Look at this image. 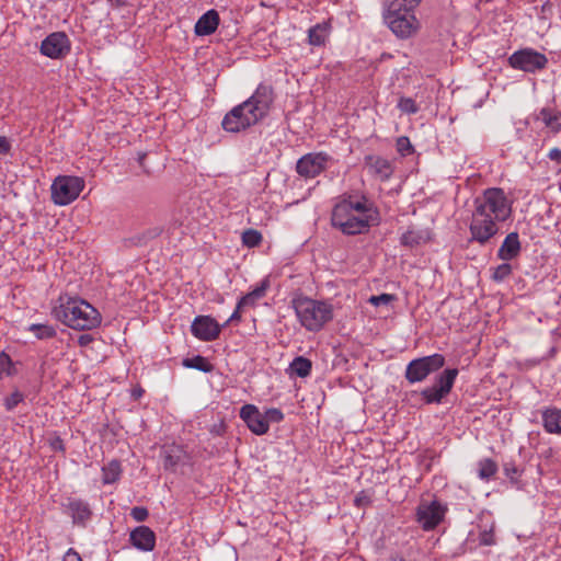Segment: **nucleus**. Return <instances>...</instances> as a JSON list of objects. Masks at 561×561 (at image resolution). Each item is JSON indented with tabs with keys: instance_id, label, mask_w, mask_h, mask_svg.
<instances>
[{
	"instance_id": "obj_11",
	"label": "nucleus",
	"mask_w": 561,
	"mask_h": 561,
	"mask_svg": "<svg viewBox=\"0 0 561 561\" xmlns=\"http://www.w3.org/2000/svg\"><path fill=\"white\" fill-rule=\"evenodd\" d=\"M511 66L526 72L543 69L548 62L547 57L534 49L526 48L515 51L508 59Z\"/></svg>"
},
{
	"instance_id": "obj_8",
	"label": "nucleus",
	"mask_w": 561,
	"mask_h": 561,
	"mask_svg": "<svg viewBox=\"0 0 561 561\" xmlns=\"http://www.w3.org/2000/svg\"><path fill=\"white\" fill-rule=\"evenodd\" d=\"M476 207H482L483 211L499 221L507 219L512 213L511 203L501 188H488L481 201H476Z\"/></svg>"
},
{
	"instance_id": "obj_18",
	"label": "nucleus",
	"mask_w": 561,
	"mask_h": 561,
	"mask_svg": "<svg viewBox=\"0 0 561 561\" xmlns=\"http://www.w3.org/2000/svg\"><path fill=\"white\" fill-rule=\"evenodd\" d=\"M365 168L367 172L380 180L387 181L393 174V168L389 160L379 156H368L365 158Z\"/></svg>"
},
{
	"instance_id": "obj_2",
	"label": "nucleus",
	"mask_w": 561,
	"mask_h": 561,
	"mask_svg": "<svg viewBox=\"0 0 561 561\" xmlns=\"http://www.w3.org/2000/svg\"><path fill=\"white\" fill-rule=\"evenodd\" d=\"M373 216L374 210L366 199L344 198L334 206L331 221L343 233L356 234L368 229Z\"/></svg>"
},
{
	"instance_id": "obj_4",
	"label": "nucleus",
	"mask_w": 561,
	"mask_h": 561,
	"mask_svg": "<svg viewBox=\"0 0 561 561\" xmlns=\"http://www.w3.org/2000/svg\"><path fill=\"white\" fill-rule=\"evenodd\" d=\"M293 307L297 320L307 331L318 332L333 319L332 305L322 300L297 297L293 300Z\"/></svg>"
},
{
	"instance_id": "obj_16",
	"label": "nucleus",
	"mask_w": 561,
	"mask_h": 561,
	"mask_svg": "<svg viewBox=\"0 0 561 561\" xmlns=\"http://www.w3.org/2000/svg\"><path fill=\"white\" fill-rule=\"evenodd\" d=\"M327 161L323 153H308L298 160L297 172L306 179L314 178L324 170Z\"/></svg>"
},
{
	"instance_id": "obj_14",
	"label": "nucleus",
	"mask_w": 561,
	"mask_h": 561,
	"mask_svg": "<svg viewBox=\"0 0 561 561\" xmlns=\"http://www.w3.org/2000/svg\"><path fill=\"white\" fill-rule=\"evenodd\" d=\"M446 508L437 501L424 502L417 507V522L425 530L433 529L444 518Z\"/></svg>"
},
{
	"instance_id": "obj_45",
	"label": "nucleus",
	"mask_w": 561,
	"mask_h": 561,
	"mask_svg": "<svg viewBox=\"0 0 561 561\" xmlns=\"http://www.w3.org/2000/svg\"><path fill=\"white\" fill-rule=\"evenodd\" d=\"M240 311L241 310H238V307L236 308V310L233 311V313L230 316V318L228 319L227 322H230V321H239L241 319L240 317Z\"/></svg>"
},
{
	"instance_id": "obj_12",
	"label": "nucleus",
	"mask_w": 561,
	"mask_h": 561,
	"mask_svg": "<svg viewBox=\"0 0 561 561\" xmlns=\"http://www.w3.org/2000/svg\"><path fill=\"white\" fill-rule=\"evenodd\" d=\"M457 375V369L444 370L434 386L422 391V397L426 403H439L442 399L450 392Z\"/></svg>"
},
{
	"instance_id": "obj_43",
	"label": "nucleus",
	"mask_w": 561,
	"mask_h": 561,
	"mask_svg": "<svg viewBox=\"0 0 561 561\" xmlns=\"http://www.w3.org/2000/svg\"><path fill=\"white\" fill-rule=\"evenodd\" d=\"M10 149V144L4 136H0V153H5Z\"/></svg>"
},
{
	"instance_id": "obj_17",
	"label": "nucleus",
	"mask_w": 561,
	"mask_h": 561,
	"mask_svg": "<svg viewBox=\"0 0 561 561\" xmlns=\"http://www.w3.org/2000/svg\"><path fill=\"white\" fill-rule=\"evenodd\" d=\"M129 540L134 548L141 552H151L156 547V535L147 526H138L129 534Z\"/></svg>"
},
{
	"instance_id": "obj_37",
	"label": "nucleus",
	"mask_w": 561,
	"mask_h": 561,
	"mask_svg": "<svg viewBox=\"0 0 561 561\" xmlns=\"http://www.w3.org/2000/svg\"><path fill=\"white\" fill-rule=\"evenodd\" d=\"M394 300L393 295L390 294H381L379 296H371L369 298V302L375 307H379L381 305H389Z\"/></svg>"
},
{
	"instance_id": "obj_25",
	"label": "nucleus",
	"mask_w": 561,
	"mask_h": 561,
	"mask_svg": "<svg viewBox=\"0 0 561 561\" xmlns=\"http://www.w3.org/2000/svg\"><path fill=\"white\" fill-rule=\"evenodd\" d=\"M311 371V362L302 356L296 357L289 365V374L301 378L307 377Z\"/></svg>"
},
{
	"instance_id": "obj_36",
	"label": "nucleus",
	"mask_w": 561,
	"mask_h": 561,
	"mask_svg": "<svg viewBox=\"0 0 561 561\" xmlns=\"http://www.w3.org/2000/svg\"><path fill=\"white\" fill-rule=\"evenodd\" d=\"M184 366L187 368H194L202 371H207L206 362L202 356H195L190 360H184Z\"/></svg>"
},
{
	"instance_id": "obj_26",
	"label": "nucleus",
	"mask_w": 561,
	"mask_h": 561,
	"mask_svg": "<svg viewBox=\"0 0 561 561\" xmlns=\"http://www.w3.org/2000/svg\"><path fill=\"white\" fill-rule=\"evenodd\" d=\"M102 472H103L102 480L105 484L114 483L121 477V472H122L121 465L116 460L110 461L107 465H105L102 468Z\"/></svg>"
},
{
	"instance_id": "obj_5",
	"label": "nucleus",
	"mask_w": 561,
	"mask_h": 561,
	"mask_svg": "<svg viewBox=\"0 0 561 561\" xmlns=\"http://www.w3.org/2000/svg\"><path fill=\"white\" fill-rule=\"evenodd\" d=\"M415 8L382 5V20L392 34L400 39L415 36L421 23L415 15Z\"/></svg>"
},
{
	"instance_id": "obj_23",
	"label": "nucleus",
	"mask_w": 561,
	"mask_h": 561,
	"mask_svg": "<svg viewBox=\"0 0 561 561\" xmlns=\"http://www.w3.org/2000/svg\"><path fill=\"white\" fill-rule=\"evenodd\" d=\"M542 425L548 433L561 434V411L550 408L542 411Z\"/></svg>"
},
{
	"instance_id": "obj_46",
	"label": "nucleus",
	"mask_w": 561,
	"mask_h": 561,
	"mask_svg": "<svg viewBox=\"0 0 561 561\" xmlns=\"http://www.w3.org/2000/svg\"><path fill=\"white\" fill-rule=\"evenodd\" d=\"M174 466H175V461H173V459L171 457L165 456L164 467L168 469H172Z\"/></svg>"
},
{
	"instance_id": "obj_28",
	"label": "nucleus",
	"mask_w": 561,
	"mask_h": 561,
	"mask_svg": "<svg viewBox=\"0 0 561 561\" xmlns=\"http://www.w3.org/2000/svg\"><path fill=\"white\" fill-rule=\"evenodd\" d=\"M262 241V234L255 229H248L242 233V242L249 248L259 245Z\"/></svg>"
},
{
	"instance_id": "obj_44",
	"label": "nucleus",
	"mask_w": 561,
	"mask_h": 561,
	"mask_svg": "<svg viewBox=\"0 0 561 561\" xmlns=\"http://www.w3.org/2000/svg\"><path fill=\"white\" fill-rule=\"evenodd\" d=\"M91 341H92V336L89 334H83V335L79 336V339H78V343L81 346H87L89 343H91Z\"/></svg>"
},
{
	"instance_id": "obj_39",
	"label": "nucleus",
	"mask_w": 561,
	"mask_h": 561,
	"mask_svg": "<svg viewBox=\"0 0 561 561\" xmlns=\"http://www.w3.org/2000/svg\"><path fill=\"white\" fill-rule=\"evenodd\" d=\"M479 539H480V542L484 546L494 545L495 540H494L493 527L491 526L489 529H484L480 534Z\"/></svg>"
},
{
	"instance_id": "obj_31",
	"label": "nucleus",
	"mask_w": 561,
	"mask_h": 561,
	"mask_svg": "<svg viewBox=\"0 0 561 561\" xmlns=\"http://www.w3.org/2000/svg\"><path fill=\"white\" fill-rule=\"evenodd\" d=\"M69 507L71 511L72 517L78 520H83V519L88 518V516L90 514L89 508L79 502L70 503Z\"/></svg>"
},
{
	"instance_id": "obj_7",
	"label": "nucleus",
	"mask_w": 561,
	"mask_h": 561,
	"mask_svg": "<svg viewBox=\"0 0 561 561\" xmlns=\"http://www.w3.org/2000/svg\"><path fill=\"white\" fill-rule=\"evenodd\" d=\"M84 179L77 175H58L50 185L51 201L57 206L75 202L84 190Z\"/></svg>"
},
{
	"instance_id": "obj_20",
	"label": "nucleus",
	"mask_w": 561,
	"mask_h": 561,
	"mask_svg": "<svg viewBox=\"0 0 561 561\" xmlns=\"http://www.w3.org/2000/svg\"><path fill=\"white\" fill-rule=\"evenodd\" d=\"M268 288L270 280L267 278L262 279L250 293L241 297L238 301V310L255 307L257 301L266 295Z\"/></svg>"
},
{
	"instance_id": "obj_35",
	"label": "nucleus",
	"mask_w": 561,
	"mask_h": 561,
	"mask_svg": "<svg viewBox=\"0 0 561 561\" xmlns=\"http://www.w3.org/2000/svg\"><path fill=\"white\" fill-rule=\"evenodd\" d=\"M420 2H421V0H383L382 5H388V7H392V8H394V7L416 8Z\"/></svg>"
},
{
	"instance_id": "obj_9",
	"label": "nucleus",
	"mask_w": 561,
	"mask_h": 561,
	"mask_svg": "<svg viewBox=\"0 0 561 561\" xmlns=\"http://www.w3.org/2000/svg\"><path fill=\"white\" fill-rule=\"evenodd\" d=\"M444 364L445 358L442 354H433L413 359L407 367L405 377L412 383L420 382L432 373L440 369Z\"/></svg>"
},
{
	"instance_id": "obj_38",
	"label": "nucleus",
	"mask_w": 561,
	"mask_h": 561,
	"mask_svg": "<svg viewBox=\"0 0 561 561\" xmlns=\"http://www.w3.org/2000/svg\"><path fill=\"white\" fill-rule=\"evenodd\" d=\"M23 400V394L15 390L13 391L10 397H8L4 401L7 410H12L14 407H16L20 402Z\"/></svg>"
},
{
	"instance_id": "obj_3",
	"label": "nucleus",
	"mask_w": 561,
	"mask_h": 561,
	"mask_svg": "<svg viewBox=\"0 0 561 561\" xmlns=\"http://www.w3.org/2000/svg\"><path fill=\"white\" fill-rule=\"evenodd\" d=\"M54 312L64 324L73 330H93L102 322L99 310L79 297L61 298Z\"/></svg>"
},
{
	"instance_id": "obj_34",
	"label": "nucleus",
	"mask_w": 561,
	"mask_h": 561,
	"mask_svg": "<svg viewBox=\"0 0 561 561\" xmlns=\"http://www.w3.org/2000/svg\"><path fill=\"white\" fill-rule=\"evenodd\" d=\"M512 273V267L508 263L500 264L493 272V279L496 282L504 280Z\"/></svg>"
},
{
	"instance_id": "obj_13",
	"label": "nucleus",
	"mask_w": 561,
	"mask_h": 561,
	"mask_svg": "<svg viewBox=\"0 0 561 561\" xmlns=\"http://www.w3.org/2000/svg\"><path fill=\"white\" fill-rule=\"evenodd\" d=\"M70 43L67 35L62 32H55L45 37L41 44V53L50 58L59 59L68 54Z\"/></svg>"
},
{
	"instance_id": "obj_29",
	"label": "nucleus",
	"mask_w": 561,
	"mask_h": 561,
	"mask_svg": "<svg viewBox=\"0 0 561 561\" xmlns=\"http://www.w3.org/2000/svg\"><path fill=\"white\" fill-rule=\"evenodd\" d=\"M496 472V465L491 459H484L479 465V477L488 479Z\"/></svg>"
},
{
	"instance_id": "obj_41",
	"label": "nucleus",
	"mask_w": 561,
	"mask_h": 561,
	"mask_svg": "<svg viewBox=\"0 0 561 561\" xmlns=\"http://www.w3.org/2000/svg\"><path fill=\"white\" fill-rule=\"evenodd\" d=\"M64 561H82V559L78 552H76L72 549H69L64 557Z\"/></svg>"
},
{
	"instance_id": "obj_42",
	"label": "nucleus",
	"mask_w": 561,
	"mask_h": 561,
	"mask_svg": "<svg viewBox=\"0 0 561 561\" xmlns=\"http://www.w3.org/2000/svg\"><path fill=\"white\" fill-rule=\"evenodd\" d=\"M548 157L552 160V161H557V162H560L561 163V149H558V148H553L549 151L548 153Z\"/></svg>"
},
{
	"instance_id": "obj_15",
	"label": "nucleus",
	"mask_w": 561,
	"mask_h": 561,
	"mask_svg": "<svg viewBox=\"0 0 561 561\" xmlns=\"http://www.w3.org/2000/svg\"><path fill=\"white\" fill-rule=\"evenodd\" d=\"M191 331L201 341H211L219 335L220 325L209 316H198L193 320Z\"/></svg>"
},
{
	"instance_id": "obj_21",
	"label": "nucleus",
	"mask_w": 561,
	"mask_h": 561,
	"mask_svg": "<svg viewBox=\"0 0 561 561\" xmlns=\"http://www.w3.org/2000/svg\"><path fill=\"white\" fill-rule=\"evenodd\" d=\"M331 35V25L329 22H321L308 30V43L311 46H324Z\"/></svg>"
},
{
	"instance_id": "obj_1",
	"label": "nucleus",
	"mask_w": 561,
	"mask_h": 561,
	"mask_svg": "<svg viewBox=\"0 0 561 561\" xmlns=\"http://www.w3.org/2000/svg\"><path fill=\"white\" fill-rule=\"evenodd\" d=\"M273 103V91L267 85H259L255 92L243 103L234 106L222 119L228 133H240L263 119Z\"/></svg>"
},
{
	"instance_id": "obj_19",
	"label": "nucleus",
	"mask_w": 561,
	"mask_h": 561,
	"mask_svg": "<svg viewBox=\"0 0 561 561\" xmlns=\"http://www.w3.org/2000/svg\"><path fill=\"white\" fill-rule=\"evenodd\" d=\"M219 25V14L216 10H208L196 22L194 33L197 36H207L213 34Z\"/></svg>"
},
{
	"instance_id": "obj_27",
	"label": "nucleus",
	"mask_w": 561,
	"mask_h": 561,
	"mask_svg": "<svg viewBox=\"0 0 561 561\" xmlns=\"http://www.w3.org/2000/svg\"><path fill=\"white\" fill-rule=\"evenodd\" d=\"M16 374V368L8 354H0V378L10 377Z\"/></svg>"
},
{
	"instance_id": "obj_40",
	"label": "nucleus",
	"mask_w": 561,
	"mask_h": 561,
	"mask_svg": "<svg viewBox=\"0 0 561 561\" xmlns=\"http://www.w3.org/2000/svg\"><path fill=\"white\" fill-rule=\"evenodd\" d=\"M131 517L137 522H142L148 517V511L145 507L137 506L130 511Z\"/></svg>"
},
{
	"instance_id": "obj_33",
	"label": "nucleus",
	"mask_w": 561,
	"mask_h": 561,
	"mask_svg": "<svg viewBox=\"0 0 561 561\" xmlns=\"http://www.w3.org/2000/svg\"><path fill=\"white\" fill-rule=\"evenodd\" d=\"M398 107L407 114H414L417 112V106L411 98H401L398 102Z\"/></svg>"
},
{
	"instance_id": "obj_30",
	"label": "nucleus",
	"mask_w": 561,
	"mask_h": 561,
	"mask_svg": "<svg viewBox=\"0 0 561 561\" xmlns=\"http://www.w3.org/2000/svg\"><path fill=\"white\" fill-rule=\"evenodd\" d=\"M28 329L39 339L50 337V336L55 335V330L50 325L32 324V325H30Z\"/></svg>"
},
{
	"instance_id": "obj_48",
	"label": "nucleus",
	"mask_w": 561,
	"mask_h": 561,
	"mask_svg": "<svg viewBox=\"0 0 561 561\" xmlns=\"http://www.w3.org/2000/svg\"><path fill=\"white\" fill-rule=\"evenodd\" d=\"M411 232L403 234L402 240L404 243H412L413 240L410 239Z\"/></svg>"
},
{
	"instance_id": "obj_10",
	"label": "nucleus",
	"mask_w": 561,
	"mask_h": 561,
	"mask_svg": "<svg viewBox=\"0 0 561 561\" xmlns=\"http://www.w3.org/2000/svg\"><path fill=\"white\" fill-rule=\"evenodd\" d=\"M496 219L483 211L482 207H476L472 214L470 231L473 240L484 243L497 232Z\"/></svg>"
},
{
	"instance_id": "obj_22",
	"label": "nucleus",
	"mask_w": 561,
	"mask_h": 561,
	"mask_svg": "<svg viewBox=\"0 0 561 561\" xmlns=\"http://www.w3.org/2000/svg\"><path fill=\"white\" fill-rule=\"evenodd\" d=\"M520 251V242L517 232H511L504 239L499 249V257L503 261H510L518 255Z\"/></svg>"
},
{
	"instance_id": "obj_32",
	"label": "nucleus",
	"mask_w": 561,
	"mask_h": 561,
	"mask_svg": "<svg viewBox=\"0 0 561 561\" xmlns=\"http://www.w3.org/2000/svg\"><path fill=\"white\" fill-rule=\"evenodd\" d=\"M396 147H397L398 152L403 157L410 156L414 151V148H413L410 139L405 136L399 137L397 139Z\"/></svg>"
},
{
	"instance_id": "obj_24",
	"label": "nucleus",
	"mask_w": 561,
	"mask_h": 561,
	"mask_svg": "<svg viewBox=\"0 0 561 561\" xmlns=\"http://www.w3.org/2000/svg\"><path fill=\"white\" fill-rule=\"evenodd\" d=\"M539 118L552 133L561 130V112L542 108L539 113Z\"/></svg>"
},
{
	"instance_id": "obj_6",
	"label": "nucleus",
	"mask_w": 561,
	"mask_h": 561,
	"mask_svg": "<svg viewBox=\"0 0 561 561\" xmlns=\"http://www.w3.org/2000/svg\"><path fill=\"white\" fill-rule=\"evenodd\" d=\"M240 417L253 434L264 435L268 432L271 424L283 421L284 413L277 408H268L261 412L254 404H244L240 409Z\"/></svg>"
},
{
	"instance_id": "obj_47",
	"label": "nucleus",
	"mask_w": 561,
	"mask_h": 561,
	"mask_svg": "<svg viewBox=\"0 0 561 561\" xmlns=\"http://www.w3.org/2000/svg\"><path fill=\"white\" fill-rule=\"evenodd\" d=\"M142 389L141 388H135L131 390V396L135 398V399H138L142 396Z\"/></svg>"
}]
</instances>
